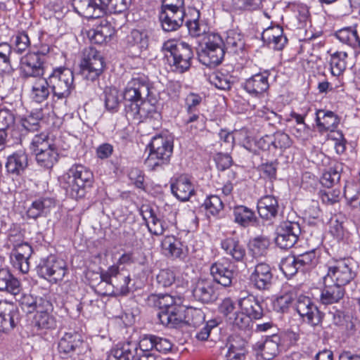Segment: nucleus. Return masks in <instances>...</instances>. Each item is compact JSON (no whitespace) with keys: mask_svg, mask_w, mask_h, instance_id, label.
Returning <instances> with one entry per match:
<instances>
[{"mask_svg":"<svg viewBox=\"0 0 360 360\" xmlns=\"http://www.w3.org/2000/svg\"><path fill=\"white\" fill-rule=\"evenodd\" d=\"M151 84L143 74H135L127 82L124 91V112L127 120L140 123L148 119L158 121L160 113L157 107L147 98L150 94Z\"/></svg>","mask_w":360,"mask_h":360,"instance_id":"nucleus-1","label":"nucleus"},{"mask_svg":"<svg viewBox=\"0 0 360 360\" xmlns=\"http://www.w3.org/2000/svg\"><path fill=\"white\" fill-rule=\"evenodd\" d=\"M131 0H72L75 11L86 18H99L107 12L120 13L127 11Z\"/></svg>","mask_w":360,"mask_h":360,"instance_id":"nucleus-2","label":"nucleus"},{"mask_svg":"<svg viewBox=\"0 0 360 360\" xmlns=\"http://www.w3.org/2000/svg\"><path fill=\"white\" fill-rule=\"evenodd\" d=\"M93 180L94 175L89 169L76 164L63 176L61 185L67 195L78 200L85 196L86 188L92 186Z\"/></svg>","mask_w":360,"mask_h":360,"instance_id":"nucleus-3","label":"nucleus"},{"mask_svg":"<svg viewBox=\"0 0 360 360\" xmlns=\"http://www.w3.org/2000/svg\"><path fill=\"white\" fill-rule=\"evenodd\" d=\"M149 304L158 307L160 323L169 328H176L184 321L181 306L176 304L175 298L169 294H153L148 297Z\"/></svg>","mask_w":360,"mask_h":360,"instance_id":"nucleus-4","label":"nucleus"},{"mask_svg":"<svg viewBox=\"0 0 360 360\" xmlns=\"http://www.w3.org/2000/svg\"><path fill=\"white\" fill-rule=\"evenodd\" d=\"M148 147L150 153L144 164L149 170L163 169L169 163L174 148L172 140L162 136H155Z\"/></svg>","mask_w":360,"mask_h":360,"instance_id":"nucleus-5","label":"nucleus"},{"mask_svg":"<svg viewBox=\"0 0 360 360\" xmlns=\"http://www.w3.org/2000/svg\"><path fill=\"white\" fill-rule=\"evenodd\" d=\"M186 15L184 0H162L159 20L165 32L179 29Z\"/></svg>","mask_w":360,"mask_h":360,"instance_id":"nucleus-6","label":"nucleus"},{"mask_svg":"<svg viewBox=\"0 0 360 360\" xmlns=\"http://www.w3.org/2000/svg\"><path fill=\"white\" fill-rule=\"evenodd\" d=\"M224 45V41L219 34H210L205 46L198 51L199 61L210 68L219 65L221 63L225 55Z\"/></svg>","mask_w":360,"mask_h":360,"instance_id":"nucleus-7","label":"nucleus"},{"mask_svg":"<svg viewBox=\"0 0 360 360\" xmlns=\"http://www.w3.org/2000/svg\"><path fill=\"white\" fill-rule=\"evenodd\" d=\"M354 268V264L351 258L336 259L329 263L327 274L323 278L345 288L356 276Z\"/></svg>","mask_w":360,"mask_h":360,"instance_id":"nucleus-8","label":"nucleus"},{"mask_svg":"<svg viewBox=\"0 0 360 360\" xmlns=\"http://www.w3.org/2000/svg\"><path fill=\"white\" fill-rule=\"evenodd\" d=\"M47 79L53 96L58 99L68 98L74 88V75L69 68H54Z\"/></svg>","mask_w":360,"mask_h":360,"instance_id":"nucleus-9","label":"nucleus"},{"mask_svg":"<svg viewBox=\"0 0 360 360\" xmlns=\"http://www.w3.org/2000/svg\"><path fill=\"white\" fill-rule=\"evenodd\" d=\"M104 60L102 55L95 48L89 46L83 52L80 67L82 74L90 81H94L103 72Z\"/></svg>","mask_w":360,"mask_h":360,"instance_id":"nucleus-10","label":"nucleus"},{"mask_svg":"<svg viewBox=\"0 0 360 360\" xmlns=\"http://www.w3.org/2000/svg\"><path fill=\"white\" fill-rule=\"evenodd\" d=\"M295 310L302 321L312 328H322L324 314L319 309L309 297L300 295L295 303Z\"/></svg>","mask_w":360,"mask_h":360,"instance_id":"nucleus-11","label":"nucleus"},{"mask_svg":"<svg viewBox=\"0 0 360 360\" xmlns=\"http://www.w3.org/2000/svg\"><path fill=\"white\" fill-rule=\"evenodd\" d=\"M37 271L40 277L50 278L56 283L62 281L66 274V263L54 255H50L46 259H41L37 266Z\"/></svg>","mask_w":360,"mask_h":360,"instance_id":"nucleus-12","label":"nucleus"},{"mask_svg":"<svg viewBox=\"0 0 360 360\" xmlns=\"http://www.w3.org/2000/svg\"><path fill=\"white\" fill-rule=\"evenodd\" d=\"M276 244L281 249L292 248L301 234V227L298 222L283 221L276 229Z\"/></svg>","mask_w":360,"mask_h":360,"instance_id":"nucleus-13","label":"nucleus"},{"mask_svg":"<svg viewBox=\"0 0 360 360\" xmlns=\"http://www.w3.org/2000/svg\"><path fill=\"white\" fill-rule=\"evenodd\" d=\"M100 277L101 282L112 285L120 294L125 295L129 292L130 276L126 270H120L118 266L112 265L102 271Z\"/></svg>","mask_w":360,"mask_h":360,"instance_id":"nucleus-14","label":"nucleus"},{"mask_svg":"<svg viewBox=\"0 0 360 360\" xmlns=\"http://www.w3.org/2000/svg\"><path fill=\"white\" fill-rule=\"evenodd\" d=\"M250 281L257 290L270 289L274 281L272 268L266 262L258 263L250 276Z\"/></svg>","mask_w":360,"mask_h":360,"instance_id":"nucleus-15","label":"nucleus"},{"mask_svg":"<svg viewBox=\"0 0 360 360\" xmlns=\"http://www.w3.org/2000/svg\"><path fill=\"white\" fill-rule=\"evenodd\" d=\"M44 58L35 53H29L21 58L20 69L22 77H41L44 75Z\"/></svg>","mask_w":360,"mask_h":360,"instance_id":"nucleus-16","label":"nucleus"},{"mask_svg":"<svg viewBox=\"0 0 360 360\" xmlns=\"http://www.w3.org/2000/svg\"><path fill=\"white\" fill-rule=\"evenodd\" d=\"M215 284L211 278H200L193 286L194 299L204 304L212 303L217 299Z\"/></svg>","mask_w":360,"mask_h":360,"instance_id":"nucleus-17","label":"nucleus"},{"mask_svg":"<svg viewBox=\"0 0 360 360\" xmlns=\"http://www.w3.org/2000/svg\"><path fill=\"white\" fill-rule=\"evenodd\" d=\"M149 44V34L146 30H132L126 37V48L134 54H140L146 50Z\"/></svg>","mask_w":360,"mask_h":360,"instance_id":"nucleus-18","label":"nucleus"},{"mask_svg":"<svg viewBox=\"0 0 360 360\" xmlns=\"http://www.w3.org/2000/svg\"><path fill=\"white\" fill-rule=\"evenodd\" d=\"M280 343L281 337L277 334H273L264 342L255 343L253 348L257 356H260L264 360H271L278 354Z\"/></svg>","mask_w":360,"mask_h":360,"instance_id":"nucleus-19","label":"nucleus"},{"mask_svg":"<svg viewBox=\"0 0 360 360\" xmlns=\"http://www.w3.org/2000/svg\"><path fill=\"white\" fill-rule=\"evenodd\" d=\"M323 285L320 296V300L323 304H336L343 299L345 294L344 287L333 282L330 283L325 278H323Z\"/></svg>","mask_w":360,"mask_h":360,"instance_id":"nucleus-20","label":"nucleus"},{"mask_svg":"<svg viewBox=\"0 0 360 360\" xmlns=\"http://www.w3.org/2000/svg\"><path fill=\"white\" fill-rule=\"evenodd\" d=\"M269 75L266 71L254 75L244 83L245 90L255 96L264 94L269 88Z\"/></svg>","mask_w":360,"mask_h":360,"instance_id":"nucleus-21","label":"nucleus"},{"mask_svg":"<svg viewBox=\"0 0 360 360\" xmlns=\"http://www.w3.org/2000/svg\"><path fill=\"white\" fill-rule=\"evenodd\" d=\"M193 57L191 47L185 42H181L177 51L172 56L173 66L174 70L179 72H184L191 67V60Z\"/></svg>","mask_w":360,"mask_h":360,"instance_id":"nucleus-22","label":"nucleus"},{"mask_svg":"<svg viewBox=\"0 0 360 360\" xmlns=\"http://www.w3.org/2000/svg\"><path fill=\"white\" fill-rule=\"evenodd\" d=\"M240 309L252 319L257 320L263 316V309L258 299L252 295L240 297L238 300Z\"/></svg>","mask_w":360,"mask_h":360,"instance_id":"nucleus-23","label":"nucleus"},{"mask_svg":"<svg viewBox=\"0 0 360 360\" xmlns=\"http://www.w3.org/2000/svg\"><path fill=\"white\" fill-rule=\"evenodd\" d=\"M55 200L49 197H41L33 201L27 210L29 218L36 219L41 217H46L55 207Z\"/></svg>","mask_w":360,"mask_h":360,"instance_id":"nucleus-24","label":"nucleus"},{"mask_svg":"<svg viewBox=\"0 0 360 360\" xmlns=\"http://www.w3.org/2000/svg\"><path fill=\"white\" fill-rule=\"evenodd\" d=\"M82 343L80 335L77 333H65L59 340L58 349L63 358H65L71 356Z\"/></svg>","mask_w":360,"mask_h":360,"instance_id":"nucleus-25","label":"nucleus"},{"mask_svg":"<svg viewBox=\"0 0 360 360\" xmlns=\"http://www.w3.org/2000/svg\"><path fill=\"white\" fill-rule=\"evenodd\" d=\"M170 187L172 194L181 201L188 200L195 191L191 181L183 175L176 179Z\"/></svg>","mask_w":360,"mask_h":360,"instance_id":"nucleus-26","label":"nucleus"},{"mask_svg":"<svg viewBox=\"0 0 360 360\" xmlns=\"http://www.w3.org/2000/svg\"><path fill=\"white\" fill-rule=\"evenodd\" d=\"M28 166L27 154L22 150L9 155L6 163L7 172L16 175L22 174Z\"/></svg>","mask_w":360,"mask_h":360,"instance_id":"nucleus-27","label":"nucleus"},{"mask_svg":"<svg viewBox=\"0 0 360 360\" xmlns=\"http://www.w3.org/2000/svg\"><path fill=\"white\" fill-rule=\"evenodd\" d=\"M210 274L216 282L224 287L231 285L234 272L229 266L221 262H215L210 267Z\"/></svg>","mask_w":360,"mask_h":360,"instance_id":"nucleus-28","label":"nucleus"},{"mask_svg":"<svg viewBox=\"0 0 360 360\" xmlns=\"http://www.w3.org/2000/svg\"><path fill=\"white\" fill-rule=\"evenodd\" d=\"M340 117L330 110H319L316 113V122L320 131H333L340 123Z\"/></svg>","mask_w":360,"mask_h":360,"instance_id":"nucleus-29","label":"nucleus"},{"mask_svg":"<svg viewBox=\"0 0 360 360\" xmlns=\"http://www.w3.org/2000/svg\"><path fill=\"white\" fill-rule=\"evenodd\" d=\"M259 216L265 219H271L277 216L279 205L277 199L273 195H265L257 202Z\"/></svg>","mask_w":360,"mask_h":360,"instance_id":"nucleus-30","label":"nucleus"},{"mask_svg":"<svg viewBox=\"0 0 360 360\" xmlns=\"http://www.w3.org/2000/svg\"><path fill=\"white\" fill-rule=\"evenodd\" d=\"M233 221L242 227L255 226L257 218L254 211L244 205H237L233 209Z\"/></svg>","mask_w":360,"mask_h":360,"instance_id":"nucleus-31","label":"nucleus"},{"mask_svg":"<svg viewBox=\"0 0 360 360\" xmlns=\"http://www.w3.org/2000/svg\"><path fill=\"white\" fill-rule=\"evenodd\" d=\"M165 255L167 257L184 260L187 256L186 250L182 243L174 237L167 236L162 242Z\"/></svg>","mask_w":360,"mask_h":360,"instance_id":"nucleus-32","label":"nucleus"},{"mask_svg":"<svg viewBox=\"0 0 360 360\" xmlns=\"http://www.w3.org/2000/svg\"><path fill=\"white\" fill-rule=\"evenodd\" d=\"M21 290V285L19 280L15 278L9 270L0 269V291L9 292L18 296Z\"/></svg>","mask_w":360,"mask_h":360,"instance_id":"nucleus-33","label":"nucleus"},{"mask_svg":"<svg viewBox=\"0 0 360 360\" xmlns=\"http://www.w3.org/2000/svg\"><path fill=\"white\" fill-rule=\"evenodd\" d=\"M47 78H37L31 85L30 98L36 103L46 101L50 94V86Z\"/></svg>","mask_w":360,"mask_h":360,"instance_id":"nucleus-34","label":"nucleus"},{"mask_svg":"<svg viewBox=\"0 0 360 360\" xmlns=\"http://www.w3.org/2000/svg\"><path fill=\"white\" fill-rule=\"evenodd\" d=\"M221 247L226 255H230L236 262H242L246 255L245 248L235 238H227L221 240Z\"/></svg>","mask_w":360,"mask_h":360,"instance_id":"nucleus-35","label":"nucleus"},{"mask_svg":"<svg viewBox=\"0 0 360 360\" xmlns=\"http://www.w3.org/2000/svg\"><path fill=\"white\" fill-rule=\"evenodd\" d=\"M123 98V94H120L115 87L105 88L103 94V100L105 109L110 112H117Z\"/></svg>","mask_w":360,"mask_h":360,"instance_id":"nucleus-36","label":"nucleus"},{"mask_svg":"<svg viewBox=\"0 0 360 360\" xmlns=\"http://www.w3.org/2000/svg\"><path fill=\"white\" fill-rule=\"evenodd\" d=\"M141 212L143 219L146 221L148 231L156 236L163 234L165 230V223L157 217L155 212L147 207Z\"/></svg>","mask_w":360,"mask_h":360,"instance_id":"nucleus-37","label":"nucleus"},{"mask_svg":"<svg viewBox=\"0 0 360 360\" xmlns=\"http://www.w3.org/2000/svg\"><path fill=\"white\" fill-rule=\"evenodd\" d=\"M224 44V50L234 54L242 53L245 48V41L242 34L233 30L227 32Z\"/></svg>","mask_w":360,"mask_h":360,"instance_id":"nucleus-38","label":"nucleus"},{"mask_svg":"<svg viewBox=\"0 0 360 360\" xmlns=\"http://www.w3.org/2000/svg\"><path fill=\"white\" fill-rule=\"evenodd\" d=\"M0 130L8 132L14 142L20 140L19 133L15 129V117L8 110H0Z\"/></svg>","mask_w":360,"mask_h":360,"instance_id":"nucleus-39","label":"nucleus"},{"mask_svg":"<svg viewBox=\"0 0 360 360\" xmlns=\"http://www.w3.org/2000/svg\"><path fill=\"white\" fill-rule=\"evenodd\" d=\"M34 154L38 165L41 167L51 169L58 162V153L54 146Z\"/></svg>","mask_w":360,"mask_h":360,"instance_id":"nucleus-40","label":"nucleus"},{"mask_svg":"<svg viewBox=\"0 0 360 360\" xmlns=\"http://www.w3.org/2000/svg\"><path fill=\"white\" fill-rule=\"evenodd\" d=\"M8 315L2 314L0 315V333H8L20 322V315L17 307L11 309V313Z\"/></svg>","mask_w":360,"mask_h":360,"instance_id":"nucleus-41","label":"nucleus"},{"mask_svg":"<svg viewBox=\"0 0 360 360\" xmlns=\"http://www.w3.org/2000/svg\"><path fill=\"white\" fill-rule=\"evenodd\" d=\"M342 171V164L335 162L328 170L325 171L321 176V183L323 186L330 188L340 179V172Z\"/></svg>","mask_w":360,"mask_h":360,"instance_id":"nucleus-42","label":"nucleus"},{"mask_svg":"<svg viewBox=\"0 0 360 360\" xmlns=\"http://www.w3.org/2000/svg\"><path fill=\"white\" fill-rule=\"evenodd\" d=\"M137 351L136 345L127 344L120 348L112 349L106 360H132Z\"/></svg>","mask_w":360,"mask_h":360,"instance_id":"nucleus-43","label":"nucleus"},{"mask_svg":"<svg viewBox=\"0 0 360 360\" xmlns=\"http://www.w3.org/2000/svg\"><path fill=\"white\" fill-rule=\"evenodd\" d=\"M347 57L346 52H335L331 55L330 69L331 73L334 76H340L346 69L345 59Z\"/></svg>","mask_w":360,"mask_h":360,"instance_id":"nucleus-44","label":"nucleus"},{"mask_svg":"<svg viewBox=\"0 0 360 360\" xmlns=\"http://www.w3.org/2000/svg\"><path fill=\"white\" fill-rule=\"evenodd\" d=\"M205 315L201 309L190 307L184 314V320L193 327H198L205 321Z\"/></svg>","mask_w":360,"mask_h":360,"instance_id":"nucleus-45","label":"nucleus"},{"mask_svg":"<svg viewBox=\"0 0 360 360\" xmlns=\"http://www.w3.org/2000/svg\"><path fill=\"white\" fill-rule=\"evenodd\" d=\"M33 324L38 329H53L56 326V321L50 313L36 314Z\"/></svg>","mask_w":360,"mask_h":360,"instance_id":"nucleus-46","label":"nucleus"},{"mask_svg":"<svg viewBox=\"0 0 360 360\" xmlns=\"http://www.w3.org/2000/svg\"><path fill=\"white\" fill-rule=\"evenodd\" d=\"M330 314L333 315V323L334 325L348 332L354 330L355 326L350 317L345 315L342 311L336 310L333 313L330 312Z\"/></svg>","mask_w":360,"mask_h":360,"instance_id":"nucleus-47","label":"nucleus"},{"mask_svg":"<svg viewBox=\"0 0 360 360\" xmlns=\"http://www.w3.org/2000/svg\"><path fill=\"white\" fill-rule=\"evenodd\" d=\"M231 75H225L221 72H214L209 77L210 83L221 90H228L231 88Z\"/></svg>","mask_w":360,"mask_h":360,"instance_id":"nucleus-48","label":"nucleus"},{"mask_svg":"<svg viewBox=\"0 0 360 360\" xmlns=\"http://www.w3.org/2000/svg\"><path fill=\"white\" fill-rule=\"evenodd\" d=\"M89 36L92 43L102 44L110 40L111 31L108 26L99 27L90 31Z\"/></svg>","mask_w":360,"mask_h":360,"instance_id":"nucleus-49","label":"nucleus"},{"mask_svg":"<svg viewBox=\"0 0 360 360\" xmlns=\"http://www.w3.org/2000/svg\"><path fill=\"white\" fill-rule=\"evenodd\" d=\"M202 206L212 216H217L223 210L224 204L220 198L213 195L207 197Z\"/></svg>","mask_w":360,"mask_h":360,"instance_id":"nucleus-50","label":"nucleus"},{"mask_svg":"<svg viewBox=\"0 0 360 360\" xmlns=\"http://www.w3.org/2000/svg\"><path fill=\"white\" fill-rule=\"evenodd\" d=\"M280 269L287 277H291L300 269V267L298 266L295 256H288L282 259Z\"/></svg>","mask_w":360,"mask_h":360,"instance_id":"nucleus-51","label":"nucleus"},{"mask_svg":"<svg viewBox=\"0 0 360 360\" xmlns=\"http://www.w3.org/2000/svg\"><path fill=\"white\" fill-rule=\"evenodd\" d=\"M297 264L300 269H309L314 266L317 262L316 252L314 250L306 252L295 257Z\"/></svg>","mask_w":360,"mask_h":360,"instance_id":"nucleus-52","label":"nucleus"},{"mask_svg":"<svg viewBox=\"0 0 360 360\" xmlns=\"http://www.w3.org/2000/svg\"><path fill=\"white\" fill-rule=\"evenodd\" d=\"M337 37L343 43L349 44L352 46H360V39L356 31L349 29L340 30L336 34Z\"/></svg>","mask_w":360,"mask_h":360,"instance_id":"nucleus-53","label":"nucleus"},{"mask_svg":"<svg viewBox=\"0 0 360 360\" xmlns=\"http://www.w3.org/2000/svg\"><path fill=\"white\" fill-rule=\"evenodd\" d=\"M262 0H231V6L236 10L255 11L262 7Z\"/></svg>","mask_w":360,"mask_h":360,"instance_id":"nucleus-54","label":"nucleus"},{"mask_svg":"<svg viewBox=\"0 0 360 360\" xmlns=\"http://www.w3.org/2000/svg\"><path fill=\"white\" fill-rule=\"evenodd\" d=\"M251 320H252V319L243 313L240 310L239 311H235L234 315L231 316L229 323L239 329H245L249 326Z\"/></svg>","mask_w":360,"mask_h":360,"instance_id":"nucleus-55","label":"nucleus"},{"mask_svg":"<svg viewBox=\"0 0 360 360\" xmlns=\"http://www.w3.org/2000/svg\"><path fill=\"white\" fill-rule=\"evenodd\" d=\"M52 146L53 145L49 141L48 136L45 134H40L35 135L32 139L30 149L34 153H36Z\"/></svg>","mask_w":360,"mask_h":360,"instance_id":"nucleus-56","label":"nucleus"},{"mask_svg":"<svg viewBox=\"0 0 360 360\" xmlns=\"http://www.w3.org/2000/svg\"><path fill=\"white\" fill-rule=\"evenodd\" d=\"M11 53V46L7 43L0 44V70L8 71L11 68L9 56Z\"/></svg>","mask_w":360,"mask_h":360,"instance_id":"nucleus-57","label":"nucleus"},{"mask_svg":"<svg viewBox=\"0 0 360 360\" xmlns=\"http://www.w3.org/2000/svg\"><path fill=\"white\" fill-rule=\"evenodd\" d=\"M41 118V116L39 113L36 115L31 114L21 120V125L27 131L34 132L38 131L40 127Z\"/></svg>","mask_w":360,"mask_h":360,"instance_id":"nucleus-58","label":"nucleus"},{"mask_svg":"<svg viewBox=\"0 0 360 360\" xmlns=\"http://www.w3.org/2000/svg\"><path fill=\"white\" fill-rule=\"evenodd\" d=\"M292 296L288 294L277 297L273 303L274 310L279 313L287 312L292 304Z\"/></svg>","mask_w":360,"mask_h":360,"instance_id":"nucleus-59","label":"nucleus"},{"mask_svg":"<svg viewBox=\"0 0 360 360\" xmlns=\"http://www.w3.org/2000/svg\"><path fill=\"white\" fill-rule=\"evenodd\" d=\"M13 38L14 49L18 53L25 52L30 45V38L25 32H18Z\"/></svg>","mask_w":360,"mask_h":360,"instance_id":"nucleus-60","label":"nucleus"},{"mask_svg":"<svg viewBox=\"0 0 360 360\" xmlns=\"http://www.w3.org/2000/svg\"><path fill=\"white\" fill-rule=\"evenodd\" d=\"M19 298L16 300L19 302V304L26 313H32L34 311V305L37 302L39 297H34L30 294H24L20 295Z\"/></svg>","mask_w":360,"mask_h":360,"instance_id":"nucleus-61","label":"nucleus"},{"mask_svg":"<svg viewBox=\"0 0 360 360\" xmlns=\"http://www.w3.org/2000/svg\"><path fill=\"white\" fill-rule=\"evenodd\" d=\"M175 274L173 271L169 269H162L156 276L158 283L167 288L171 286L175 281Z\"/></svg>","mask_w":360,"mask_h":360,"instance_id":"nucleus-62","label":"nucleus"},{"mask_svg":"<svg viewBox=\"0 0 360 360\" xmlns=\"http://www.w3.org/2000/svg\"><path fill=\"white\" fill-rule=\"evenodd\" d=\"M269 240L264 237H257L251 242V250L255 255H262L269 246Z\"/></svg>","mask_w":360,"mask_h":360,"instance_id":"nucleus-63","label":"nucleus"},{"mask_svg":"<svg viewBox=\"0 0 360 360\" xmlns=\"http://www.w3.org/2000/svg\"><path fill=\"white\" fill-rule=\"evenodd\" d=\"M246 345L247 342L243 338L238 335H233L229 340L228 349L246 354Z\"/></svg>","mask_w":360,"mask_h":360,"instance_id":"nucleus-64","label":"nucleus"}]
</instances>
